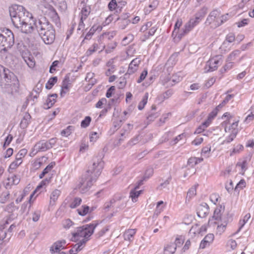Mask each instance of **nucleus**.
Here are the masks:
<instances>
[{"instance_id": "obj_9", "label": "nucleus", "mask_w": 254, "mask_h": 254, "mask_svg": "<svg viewBox=\"0 0 254 254\" xmlns=\"http://www.w3.org/2000/svg\"><path fill=\"white\" fill-rule=\"evenodd\" d=\"M209 207L205 202L201 203L197 208V214L200 218L205 217L209 213Z\"/></svg>"}, {"instance_id": "obj_60", "label": "nucleus", "mask_w": 254, "mask_h": 254, "mask_svg": "<svg viewBox=\"0 0 254 254\" xmlns=\"http://www.w3.org/2000/svg\"><path fill=\"white\" fill-rule=\"evenodd\" d=\"M117 6V3L116 0H111L108 4V8L111 11L115 10Z\"/></svg>"}, {"instance_id": "obj_53", "label": "nucleus", "mask_w": 254, "mask_h": 254, "mask_svg": "<svg viewBox=\"0 0 254 254\" xmlns=\"http://www.w3.org/2000/svg\"><path fill=\"white\" fill-rule=\"evenodd\" d=\"M69 77L67 76H66L64 80H63V83L62 88H63V89L67 90L68 89V84H69Z\"/></svg>"}, {"instance_id": "obj_12", "label": "nucleus", "mask_w": 254, "mask_h": 254, "mask_svg": "<svg viewBox=\"0 0 254 254\" xmlns=\"http://www.w3.org/2000/svg\"><path fill=\"white\" fill-rule=\"evenodd\" d=\"M193 27L191 25V24L189 21L184 26V28L183 30V33L179 34L178 36H176L174 38V40L175 42H178L182 36L185 35V34L188 33L190 31Z\"/></svg>"}, {"instance_id": "obj_47", "label": "nucleus", "mask_w": 254, "mask_h": 254, "mask_svg": "<svg viewBox=\"0 0 254 254\" xmlns=\"http://www.w3.org/2000/svg\"><path fill=\"white\" fill-rule=\"evenodd\" d=\"M82 202L81 198L79 197H75L73 201L70 204V207L71 208H75L79 206Z\"/></svg>"}, {"instance_id": "obj_39", "label": "nucleus", "mask_w": 254, "mask_h": 254, "mask_svg": "<svg viewBox=\"0 0 254 254\" xmlns=\"http://www.w3.org/2000/svg\"><path fill=\"white\" fill-rule=\"evenodd\" d=\"M154 173V170L152 167H148L145 170L143 176V180H147L150 178Z\"/></svg>"}, {"instance_id": "obj_43", "label": "nucleus", "mask_w": 254, "mask_h": 254, "mask_svg": "<svg viewBox=\"0 0 254 254\" xmlns=\"http://www.w3.org/2000/svg\"><path fill=\"white\" fill-rule=\"evenodd\" d=\"M18 207L15 205L14 202H11L5 207V210L9 213H13L15 210H18Z\"/></svg>"}, {"instance_id": "obj_25", "label": "nucleus", "mask_w": 254, "mask_h": 254, "mask_svg": "<svg viewBox=\"0 0 254 254\" xmlns=\"http://www.w3.org/2000/svg\"><path fill=\"white\" fill-rule=\"evenodd\" d=\"M78 241V243L75 244L72 247V248L75 249V250H77L78 252L81 251L84 247L85 244L86 243V240L85 239H82V240Z\"/></svg>"}, {"instance_id": "obj_35", "label": "nucleus", "mask_w": 254, "mask_h": 254, "mask_svg": "<svg viewBox=\"0 0 254 254\" xmlns=\"http://www.w3.org/2000/svg\"><path fill=\"white\" fill-rule=\"evenodd\" d=\"M237 134L236 130H232L230 134L224 140L223 143H229L234 140Z\"/></svg>"}, {"instance_id": "obj_56", "label": "nucleus", "mask_w": 254, "mask_h": 254, "mask_svg": "<svg viewBox=\"0 0 254 254\" xmlns=\"http://www.w3.org/2000/svg\"><path fill=\"white\" fill-rule=\"evenodd\" d=\"M84 20H81V19H80V21L78 23V28L77 29V33H81L82 31L84 30L85 28V24L83 22Z\"/></svg>"}, {"instance_id": "obj_30", "label": "nucleus", "mask_w": 254, "mask_h": 254, "mask_svg": "<svg viewBox=\"0 0 254 254\" xmlns=\"http://www.w3.org/2000/svg\"><path fill=\"white\" fill-rule=\"evenodd\" d=\"M235 40V35L233 33H229L226 37V39L223 43L224 46H230L228 44L231 43Z\"/></svg>"}, {"instance_id": "obj_24", "label": "nucleus", "mask_w": 254, "mask_h": 254, "mask_svg": "<svg viewBox=\"0 0 254 254\" xmlns=\"http://www.w3.org/2000/svg\"><path fill=\"white\" fill-rule=\"evenodd\" d=\"M48 183H49V180L48 179H45L43 180V181H42L41 182V183L39 184V185L37 187L36 190L30 195L29 201H30L31 199L34 195L35 193L37 191H38L40 189H42L43 187V186H46L47 184H48Z\"/></svg>"}, {"instance_id": "obj_37", "label": "nucleus", "mask_w": 254, "mask_h": 254, "mask_svg": "<svg viewBox=\"0 0 254 254\" xmlns=\"http://www.w3.org/2000/svg\"><path fill=\"white\" fill-rule=\"evenodd\" d=\"M148 94L147 93H146L145 95L143 96V98L142 99L141 101L140 102L138 105V109L139 110H142L145 105L146 104L147 102V99H148Z\"/></svg>"}, {"instance_id": "obj_58", "label": "nucleus", "mask_w": 254, "mask_h": 254, "mask_svg": "<svg viewBox=\"0 0 254 254\" xmlns=\"http://www.w3.org/2000/svg\"><path fill=\"white\" fill-rule=\"evenodd\" d=\"M188 164L191 167H193L198 164L197 162V157H190L188 161Z\"/></svg>"}, {"instance_id": "obj_36", "label": "nucleus", "mask_w": 254, "mask_h": 254, "mask_svg": "<svg viewBox=\"0 0 254 254\" xmlns=\"http://www.w3.org/2000/svg\"><path fill=\"white\" fill-rule=\"evenodd\" d=\"M73 129H74L73 126H69L65 129H63L61 131V134L63 136H68L71 133V132L73 130Z\"/></svg>"}, {"instance_id": "obj_45", "label": "nucleus", "mask_w": 254, "mask_h": 254, "mask_svg": "<svg viewBox=\"0 0 254 254\" xmlns=\"http://www.w3.org/2000/svg\"><path fill=\"white\" fill-rule=\"evenodd\" d=\"M8 236L6 229H5V227L3 225H0V239H1V241L2 242Z\"/></svg>"}, {"instance_id": "obj_41", "label": "nucleus", "mask_w": 254, "mask_h": 254, "mask_svg": "<svg viewBox=\"0 0 254 254\" xmlns=\"http://www.w3.org/2000/svg\"><path fill=\"white\" fill-rule=\"evenodd\" d=\"M29 39H27L25 40L24 43L23 42H18L17 47L18 48H21L23 47V48L30 47H33L34 46V44L31 43L30 41H28Z\"/></svg>"}, {"instance_id": "obj_51", "label": "nucleus", "mask_w": 254, "mask_h": 254, "mask_svg": "<svg viewBox=\"0 0 254 254\" xmlns=\"http://www.w3.org/2000/svg\"><path fill=\"white\" fill-rule=\"evenodd\" d=\"M182 25V21L181 19H178L175 25L174 30L173 32L172 35L174 36L175 34L177 35L179 30L180 27Z\"/></svg>"}, {"instance_id": "obj_50", "label": "nucleus", "mask_w": 254, "mask_h": 254, "mask_svg": "<svg viewBox=\"0 0 254 254\" xmlns=\"http://www.w3.org/2000/svg\"><path fill=\"white\" fill-rule=\"evenodd\" d=\"M138 65L132 64H129L128 68L127 71V73L131 74L134 73L137 69Z\"/></svg>"}, {"instance_id": "obj_20", "label": "nucleus", "mask_w": 254, "mask_h": 254, "mask_svg": "<svg viewBox=\"0 0 254 254\" xmlns=\"http://www.w3.org/2000/svg\"><path fill=\"white\" fill-rule=\"evenodd\" d=\"M61 194V191L56 189L52 191L50 196V204L53 205Z\"/></svg>"}, {"instance_id": "obj_29", "label": "nucleus", "mask_w": 254, "mask_h": 254, "mask_svg": "<svg viewBox=\"0 0 254 254\" xmlns=\"http://www.w3.org/2000/svg\"><path fill=\"white\" fill-rule=\"evenodd\" d=\"M89 207L88 206L84 205L80 208L76 210L79 215L81 216H85L89 212Z\"/></svg>"}, {"instance_id": "obj_27", "label": "nucleus", "mask_w": 254, "mask_h": 254, "mask_svg": "<svg viewBox=\"0 0 254 254\" xmlns=\"http://www.w3.org/2000/svg\"><path fill=\"white\" fill-rule=\"evenodd\" d=\"M58 78L57 76L51 77L46 84L45 87L47 89H51L53 86L57 83Z\"/></svg>"}, {"instance_id": "obj_57", "label": "nucleus", "mask_w": 254, "mask_h": 254, "mask_svg": "<svg viewBox=\"0 0 254 254\" xmlns=\"http://www.w3.org/2000/svg\"><path fill=\"white\" fill-rule=\"evenodd\" d=\"M201 21L200 17L196 16L195 18H191L189 22L191 25L194 27L197 25Z\"/></svg>"}, {"instance_id": "obj_46", "label": "nucleus", "mask_w": 254, "mask_h": 254, "mask_svg": "<svg viewBox=\"0 0 254 254\" xmlns=\"http://www.w3.org/2000/svg\"><path fill=\"white\" fill-rule=\"evenodd\" d=\"M24 61L30 68H33L35 66V63L32 55L28 57Z\"/></svg>"}, {"instance_id": "obj_34", "label": "nucleus", "mask_w": 254, "mask_h": 254, "mask_svg": "<svg viewBox=\"0 0 254 254\" xmlns=\"http://www.w3.org/2000/svg\"><path fill=\"white\" fill-rule=\"evenodd\" d=\"M27 153V149L23 148L19 151L17 154L16 155L15 158L16 160H18L22 162V158L25 157V156Z\"/></svg>"}, {"instance_id": "obj_11", "label": "nucleus", "mask_w": 254, "mask_h": 254, "mask_svg": "<svg viewBox=\"0 0 254 254\" xmlns=\"http://www.w3.org/2000/svg\"><path fill=\"white\" fill-rule=\"evenodd\" d=\"M214 235L212 234H207L204 239L201 241L199 248L201 249H204L207 246H209L214 240Z\"/></svg>"}, {"instance_id": "obj_19", "label": "nucleus", "mask_w": 254, "mask_h": 254, "mask_svg": "<svg viewBox=\"0 0 254 254\" xmlns=\"http://www.w3.org/2000/svg\"><path fill=\"white\" fill-rule=\"evenodd\" d=\"M90 13V8L88 6H85L82 7L80 12V19L81 20H85Z\"/></svg>"}, {"instance_id": "obj_42", "label": "nucleus", "mask_w": 254, "mask_h": 254, "mask_svg": "<svg viewBox=\"0 0 254 254\" xmlns=\"http://www.w3.org/2000/svg\"><path fill=\"white\" fill-rule=\"evenodd\" d=\"M133 40V36L132 34H128L127 36L125 37L122 42L123 46H126L128 44L131 42Z\"/></svg>"}, {"instance_id": "obj_14", "label": "nucleus", "mask_w": 254, "mask_h": 254, "mask_svg": "<svg viewBox=\"0 0 254 254\" xmlns=\"http://www.w3.org/2000/svg\"><path fill=\"white\" fill-rule=\"evenodd\" d=\"M65 243L66 242L64 240L58 241L55 242L50 249L51 253L54 254L56 252H59L61 249H64V248H63V245H64Z\"/></svg>"}, {"instance_id": "obj_15", "label": "nucleus", "mask_w": 254, "mask_h": 254, "mask_svg": "<svg viewBox=\"0 0 254 254\" xmlns=\"http://www.w3.org/2000/svg\"><path fill=\"white\" fill-rule=\"evenodd\" d=\"M31 117L28 113H25L20 123V127L21 128H26L30 123Z\"/></svg>"}, {"instance_id": "obj_22", "label": "nucleus", "mask_w": 254, "mask_h": 254, "mask_svg": "<svg viewBox=\"0 0 254 254\" xmlns=\"http://www.w3.org/2000/svg\"><path fill=\"white\" fill-rule=\"evenodd\" d=\"M223 223L220 225H218L217 227V233L221 235L226 230V226L228 223V220H224L222 221Z\"/></svg>"}, {"instance_id": "obj_52", "label": "nucleus", "mask_w": 254, "mask_h": 254, "mask_svg": "<svg viewBox=\"0 0 254 254\" xmlns=\"http://www.w3.org/2000/svg\"><path fill=\"white\" fill-rule=\"evenodd\" d=\"M184 242V238L182 236H180L176 238L175 243H174L175 246H176V248L177 247H181Z\"/></svg>"}, {"instance_id": "obj_38", "label": "nucleus", "mask_w": 254, "mask_h": 254, "mask_svg": "<svg viewBox=\"0 0 254 254\" xmlns=\"http://www.w3.org/2000/svg\"><path fill=\"white\" fill-rule=\"evenodd\" d=\"M22 162L16 160L15 158V160L12 162L9 166L8 171L9 173H12V172L11 171V170H15L22 163Z\"/></svg>"}, {"instance_id": "obj_33", "label": "nucleus", "mask_w": 254, "mask_h": 254, "mask_svg": "<svg viewBox=\"0 0 254 254\" xmlns=\"http://www.w3.org/2000/svg\"><path fill=\"white\" fill-rule=\"evenodd\" d=\"M10 193L9 191L3 192L0 195V203H5L9 199Z\"/></svg>"}, {"instance_id": "obj_21", "label": "nucleus", "mask_w": 254, "mask_h": 254, "mask_svg": "<svg viewBox=\"0 0 254 254\" xmlns=\"http://www.w3.org/2000/svg\"><path fill=\"white\" fill-rule=\"evenodd\" d=\"M142 192V190H131L129 193V197L131 198L133 202H135L137 200L138 197Z\"/></svg>"}, {"instance_id": "obj_7", "label": "nucleus", "mask_w": 254, "mask_h": 254, "mask_svg": "<svg viewBox=\"0 0 254 254\" xmlns=\"http://www.w3.org/2000/svg\"><path fill=\"white\" fill-rule=\"evenodd\" d=\"M222 23L220 13L217 10L211 12L205 21L206 25H210L211 27L213 28L219 26Z\"/></svg>"}, {"instance_id": "obj_63", "label": "nucleus", "mask_w": 254, "mask_h": 254, "mask_svg": "<svg viewBox=\"0 0 254 254\" xmlns=\"http://www.w3.org/2000/svg\"><path fill=\"white\" fill-rule=\"evenodd\" d=\"M211 151V146L210 145H207L205 147L202 148L201 150V154L208 156V154L210 153Z\"/></svg>"}, {"instance_id": "obj_8", "label": "nucleus", "mask_w": 254, "mask_h": 254, "mask_svg": "<svg viewBox=\"0 0 254 254\" xmlns=\"http://www.w3.org/2000/svg\"><path fill=\"white\" fill-rule=\"evenodd\" d=\"M220 58L219 56L210 58L206 63L204 67L205 72H212L216 70L220 62Z\"/></svg>"}, {"instance_id": "obj_16", "label": "nucleus", "mask_w": 254, "mask_h": 254, "mask_svg": "<svg viewBox=\"0 0 254 254\" xmlns=\"http://www.w3.org/2000/svg\"><path fill=\"white\" fill-rule=\"evenodd\" d=\"M176 251V246L174 243L167 245L164 249V254H174Z\"/></svg>"}, {"instance_id": "obj_28", "label": "nucleus", "mask_w": 254, "mask_h": 254, "mask_svg": "<svg viewBox=\"0 0 254 254\" xmlns=\"http://www.w3.org/2000/svg\"><path fill=\"white\" fill-rule=\"evenodd\" d=\"M106 65L109 68L106 71L105 74L107 76H109L112 73L115 71V65L113 64V60H110L107 63Z\"/></svg>"}, {"instance_id": "obj_54", "label": "nucleus", "mask_w": 254, "mask_h": 254, "mask_svg": "<svg viewBox=\"0 0 254 254\" xmlns=\"http://www.w3.org/2000/svg\"><path fill=\"white\" fill-rule=\"evenodd\" d=\"M119 80H120V81L119 82L118 85H117L119 89H123L125 87V86L126 85V83H127L126 79L124 77H120Z\"/></svg>"}, {"instance_id": "obj_18", "label": "nucleus", "mask_w": 254, "mask_h": 254, "mask_svg": "<svg viewBox=\"0 0 254 254\" xmlns=\"http://www.w3.org/2000/svg\"><path fill=\"white\" fill-rule=\"evenodd\" d=\"M55 4L62 11L67 8V5L64 0H53Z\"/></svg>"}, {"instance_id": "obj_32", "label": "nucleus", "mask_w": 254, "mask_h": 254, "mask_svg": "<svg viewBox=\"0 0 254 254\" xmlns=\"http://www.w3.org/2000/svg\"><path fill=\"white\" fill-rule=\"evenodd\" d=\"M234 63L233 62H229L226 64L222 68H221L219 72L221 74H223L225 73L226 72L228 71V70H230L233 66Z\"/></svg>"}, {"instance_id": "obj_62", "label": "nucleus", "mask_w": 254, "mask_h": 254, "mask_svg": "<svg viewBox=\"0 0 254 254\" xmlns=\"http://www.w3.org/2000/svg\"><path fill=\"white\" fill-rule=\"evenodd\" d=\"M174 94V91L172 89H169L165 91L163 94V97L164 99H168Z\"/></svg>"}, {"instance_id": "obj_1", "label": "nucleus", "mask_w": 254, "mask_h": 254, "mask_svg": "<svg viewBox=\"0 0 254 254\" xmlns=\"http://www.w3.org/2000/svg\"><path fill=\"white\" fill-rule=\"evenodd\" d=\"M9 14L15 27L25 33H30L36 28L43 42L47 45L53 43L55 39L53 25L44 17L38 20L22 5L14 4L9 7Z\"/></svg>"}, {"instance_id": "obj_44", "label": "nucleus", "mask_w": 254, "mask_h": 254, "mask_svg": "<svg viewBox=\"0 0 254 254\" xmlns=\"http://www.w3.org/2000/svg\"><path fill=\"white\" fill-rule=\"evenodd\" d=\"M91 121V118L90 116H86L81 122V127L86 128L89 126Z\"/></svg>"}, {"instance_id": "obj_5", "label": "nucleus", "mask_w": 254, "mask_h": 254, "mask_svg": "<svg viewBox=\"0 0 254 254\" xmlns=\"http://www.w3.org/2000/svg\"><path fill=\"white\" fill-rule=\"evenodd\" d=\"M57 141L56 137L50 139L48 140H42L37 142L34 145L31 153L35 155L38 152H44L52 148Z\"/></svg>"}, {"instance_id": "obj_26", "label": "nucleus", "mask_w": 254, "mask_h": 254, "mask_svg": "<svg viewBox=\"0 0 254 254\" xmlns=\"http://www.w3.org/2000/svg\"><path fill=\"white\" fill-rule=\"evenodd\" d=\"M119 22L118 23L119 28L121 30H124L127 26L130 23V20L128 19H118Z\"/></svg>"}, {"instance_id": "obj_48", "label": "nucleus", "mask_w": 254, "mask_h": 254, "mask_svg": "<svg viewBox=\"0 0 254 254\" xmlns=\"http://www.w3.org/2000/svg\"><path fill=\"white\" fill-rule=\"evenodd\" d=\"M7 180L9 181V183H11L13 185H17L20 182V178L15 175L8 177Z\"/></svg>"}, {"instance_id": "obj_10", "label": "nucleus", "mask_w": 254, "mask_h": 254, "mask_svg": "<svg viewBox=\"0 0 254 254\" xmlns=\"http://www.w3.org/2000/svg\"><path fill=\"white\" fill-rule=\"evenodd\" d=\"M57 97L58 95L57 94L49 95L44 104V108L45 109H48L52 107L55 103Z\"/></svg>"}, {"instance_id": "obj_2", "label": "nucleus", "mask_w": 254, "mask_h": 254, "mask_svg": "<svg viewBox=\"0 0 254 254\" xmlns=\"http://www.w3.org/2000/svg\"><path fill=\"white\" fill-rule=\"evenodd\" d=\"M92 162V165L82 175L80 181L76 186V189H78L82 193L89 190L101 174L104 167V163L101 157H94Z\"/></svg>"}, {"instance_id": "obj_6", "label": "nucleus", "mask_w": 254, "mask_h": 254, "mask_svg": "<svg viewBox=\"0 0 254 254\" xmlns=\"http://www.w3.org/2000/svg\"><path fill=\"white\" fill-rule=\"evenodd\" d=\"M6 36L1 33L0 31V47L11 48L14 43V35L9 29L3 31Z\"/></svg>"}, {"instance_id": "obj_59", "label": "nucleus", "mask_w": 254, "mask_h": 254, "mask_svg": "<svg viewBox=\"0 0 254 254\" xmlns=\"http://www.w3.org/2000/svg\"><path fill=\"white\" fill-rule=\"evenodd\" d=\"M55 165V162H51L43 170L42 172H43L45 175L48 174L51 170L54 168Z\"/></svg>"}, {"instance_id": "obj_55", "label": "nucleus", "mask_w": 254, "mask_h": 254, "mask_svg": "<svg viewBox=\"0 0 254 254\" xmlns=\"http://www.w3.org/2000/svg\"><path fill=\"white\" fill-rule=\"evenodd\" d=\"M73 224L74 223L69 219L64 220L63 222V227L66 229H69Z\"/></svg>"}, {"instance_id": "obj_31", "label": "nucleus", "mask_w": 254, "mask_h": 254, "mask_svg": "<svg viewBox=\"0 0 254 254\" xmlns=\"http://www.w3.org/2000/svg\"><path fill=\"white\" fill-rule=\"evenodd\" d=\"M234 97V94H229L227 95L225 99L222 101V102L216 107V110H219L220 108H221Z\"/></svg>"}, {"instance_id": "obj_64", "label": "nucleus", "mask_w": 254, "mask_h": 254, "mask_svg": "<svg viewBox=\"0 0 254 254\" xmlns=\"http://www.w3.org/2000/svg\"><path fill=\"white\" fill-rule=\"evenodd\" d=\"M59 62L58 61H55L53 62L52 65L50 67L49 72L51 73H53L56 70V67L58 66Z\"/></svg>"}, {"instance_id": "obj_17", "label": "nucleus", "mask_w": 254, "mask_h": 254, "mask_svg": "<svg viewBox=\"0 0 254 254\" xmlns=\"http://www.w3.org/2000/svg\"><path fill=\"white\" fill-rule=\"evenodd\" d=\"M135 233V229H128L126 231L124 235L125 240L131 241L133 240V236Z\"/></svg>"}, {"instance_id": "obj_4", "label": "nucleus", "mask_w": 254, "mask_h": 254, "mask_svg": "<svg viewBox=\"0 0 254 254\" xmlns=\"http://www.w3.org/2000/svg\"><path fill=\"white\" fill-rule=\"evenodd\" d=\"M98 225V223L93 222L89 224H86L77 228L75 232L72 233L71 240L74 242L80 241V238L85 239L86 242L94 232V230Z\"/></svg>"}, {"instance_id": "obj_23", "label": "nucleus", "mask_w": 254, "mask_h": 254, "mask_svg": "<svg viewBox=\"0 0 254 254\" xmlns=\"http://www.w3.org/2000/svg\"><path fill=\"white\" fill-rule=\"evenodd\" d=\"M102 30V27L98 25H94L92 28L90 29L89 32L86 34L85 36L86 39H89L90 37L96 31H98L99 32L101 31Z\"/></svg>"}, {"instance_id": "obj_40", "label": "nucleus", "mask_w": 254, "mask_h": 254, "mask_svg": "<svg viewBox=\"0 0 254 254\" xmlns=\"http://www.w3.org/2000/svg\"><path fill=\"white\" fill-rule=\"evenodd\" d=\"M196 193V190L195 187H192L188 191L187 195L186 196V199L189 201L195 195Z\"/></svg>"}, {"instance_id": "obj_13", "label": "nucleus", "mask_w": 254, "mask_h": 254, "mask_svg": "<svg viewBox=\"0 0 254 254\" xmlns=\"http://www.w3.org/2000/svg\"><path fill=\"white\" fill-rule=\"evenodd\" d=\"M224 208H222V206L216 207L214 211L213 218L216 220L224 221L227 220L225 218L222 217V213L224 212Z\"/></svg>"}, {"instance_id": "obj_49", "label": "nucleus", "mask_w": 254, "mask_h": 254, "mask_svg": "<svg viewBox=\"0 0 254 254\" xmlns=\"http://www.w3.org/2000/svg\"><path fill=\"white\" fill-rule=\"evenodd\" d=\"M41 214V210L37 209L34 211V212L32 213V220L34 222H37L40 217Z\"/></svg>"}, {"instance_id": "obj_3", "label": "nucleus", "mask_w": 254, "mask_h": 254, "mask_svg": "<svg viewBox=\"0 0 254 254\" xmlns=\"http://www.w3.org/2000/svg\"><path fill=\"white\" fill-rule=\"evenodd\" d=\"M19 81L15 74L8 69L0 64V86L2 88L8 89L5 92L12 93L16 90Z\"/></svg>"}, {"instance_id": "obj_61", "label": "nucleus", "mask_w": 254, "mask_h": 254, "mask_svg": "<svg viewBox=\"0 0 254 254\" xmlns=\"http://www.w3.org/2000/svg\"><path fill=\"white\" fill-rule=\"evenodd\" d=\"M107 103V99L105 98H103L99 100L95 105V107L97 108H102V106Z\"/></svg>"}]
</instances>
